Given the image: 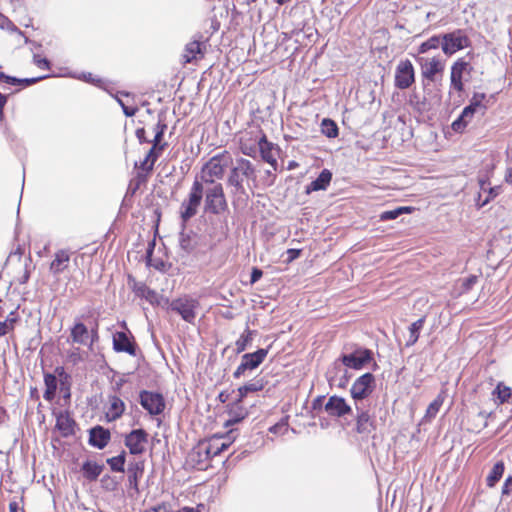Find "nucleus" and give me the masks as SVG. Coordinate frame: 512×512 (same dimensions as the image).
<instances>
[{"label":"nucleus","mask_w":512,"mask_h":512,"mask_svg":"<svg viewBox=\"0 0 512 512\" xmlns=\"http://www.w3.org/2000/svg\"><path fill=\"white\" fill-rule=\"evenodd\" d=\"M255 179L256 171L253 164L245 158H238L230 170L227 184L233 187V194L242 195L245 194L244 181H255Z\"/></svg>","instance_id":"nucleus-1"},{"label":"nucleus","mask_w":512,"mask_h":512,"mask_svg":"<svg viewBox=\"0 0 512 512\" xmlns=\"http://www.w3.org/2000/svg\"><path fill=\"white\" fill-rule=\"evenodd\" d=\"M98 340V322L96 321L91 327H88L83 323L82 317H76L70 328L68 341L92 349L94 343Z\"/></svg>","instance_id":"nucleus-2"},{"label":"nucleus","mask_w":512,"mask_h":512,"mask_svg":"<svg viewBox=\"0 0 512 512\" xmlns=\"http://www.w3.org/2000/svg\"><path fill=\"white\" fill-rule=\"evenodd\" d=\"M232 163V157L227 151L213 156L202 168V180L213 184L215 179H222L225 169Z\"/></svg>","instance_id":"nucleus-3"},{"label":"nucleus","mask_w":512,"mask_h":512,"mask_svg":"<svg viewBox=\"0 0 512 512\" xmlns=\"http://www.w3.org/2000/svg\"><path fill=\"white\" fill-rule=\"evenodd\" d=\"M417 61L421 66L424 90L428 95H430L432 94V89L430 87L434 86L438 77L442 75L444 64L436 57H419L417 58Z\"/></svg>","instance_id":"nucleus-4"},{"label":"nucleus","mask_w":512,"mask_h":512,"mask_svg":"<svg viewBox=\"0 0 512 512\" xmlns=\"http://www.w3.org/2000/svg\"><path fill=\"white\" fill-rule=\"evenodd\" d=\"M371 362L376 366L373 359V352L367 348L357 346L352 352L341 354V356L334 362V365L336 367L341 363L346 368L361 370Z\"/></svg>","instance_id":"nucleus-5"},{"label":"nucleus","mask_w":512,"mask_h":512,"mask_svg":"<svg viewBox=\"0 0 512 512\" xmlns=\"http://www.w3.org/2000/svg\"><path fill=\"white\" fill-rule=\"evenodd\" d=\"M202 198V183L198 180H195L191 187L188 198L182 202L180 207V218L183 227H186L187 222L197 214Z\"/></svg>","instance_id":"nucleus-6"},{"label":"nucleus","mask_w":512,"mask_h":512,"mask_svg":"<svg viewBox=\"0 0 512 512\" xmlns=\"http://www.w3.org/2000/svg\"><path fill=\"white\" fill-rule=\"evenodd\" d=\"M199 307V301L189 295H183L173 299L169 305L171 311L180 315L185 322L190 324L194 323Z\"/></svg>","instance_id":"nucleus-7"},{"label":"nucleus","mask_w":512,"mask_h":512,"mask_svg":"<svg viewBox=\"0 0 512 512\" xmlns=\"http://www.w3.org/2000/svg\"><path fill=\"white\" fill-rule=\"evenodd\" d=\"M469 45L470 40L465 30L456 29L452 32L442 34V51L447 56L467 48Z\"/></svg>","instance_id":"nucleus-8"},{"label":"nucleus","mask_w":512,"mask_h":512,"mask_svg":"<svg viewBox=\"0 0 512 512\" xmlns=\"http://www.w3.org/2000/svg\"><path fill=\"white\" fill-rule=\"evenodd\" d=\"M376 387L375 377L372 373L367 372L358 377L351 386V397L355 401V405L360 404L364 399L368 398Z\"/></svg>","instance_id":"nucleus-9"},{"label":"nucleus","mask_w":512,"mask_h":512,"mask_svg":"<svg viewBox=\"0 0 512 512\" xmlns=\"http://www.w3.org/2000/svg\"><path fill=\"white\" fill-rule=\"evenodd\" d=\"M205 209L207 212L218 215L227 209L223 186L220 183L215 184L206 191Z\"/></svg>","instance_id":"nucleus-10"},{"label":"nucleus","mask_w":512,"mask_h":512,"mask_svg":"<svg viewBox=\"0 0 512 512\" xmlns=\"http://www.w3.org/2000/svg\"><path fill=\"white\" fill-rule=\"evenodd\" d=\"M268 352L269 348H260L253 353H246L242 355L241 363L233 373L234 378H240L246 371H252L259 367L267 357Z\"/></svg>","instance_id":"nucleus-11"},{"label":"nucleus","mask_w":512,"mask_h":512,"mask_svg":"<svg viewBox=\"0 0 512 512\" xmlns=\"http://www.w3.org/2000/svg\"><path fill=\"white\" fill-rule=\"evenodd\" d=\"M139 402L141 406L151 415L161 414L165 409V399L162 394L147 390L139 393Z\"/></svg>","instance_id":"nucleus-12"},{"label":"nucleus","mask_w":512,"mask_h":512,"mask_svg":"<svg viewBox=\"0 0 512 512\" xmlns=\"http://www.w3.org/2000/svg\"><path fill=\"white\" fill-rule=\"evenodd\" d=\"M485 110V106L480 103V101L472 102L470 105L466 106L461 112L460 116L454 120L451 124V128L455 132H462L467 124L472 120L475 114L483 115Z\"/></svg>","instance_id":"nucleus-13"},{"label":"nucleus","mask_w":512,"mask_h":512,"mask_svg":"<svg viewBox=\"0 0 512 512\" xmlns=\"http://www.w3.org/2000/svg\"><path fill=\"white\" fill-rule=\"evenodd\" d=\"M415 80L413 64L410 60H402L398 63L395 70V85L399 89H406L411 86Z\"/></svg>","instance_id":"nucleus-14"},{"label":"nucleus","mask_w":512,"mask_h":512,"mask_svg":"<svg viewBox=\"0 0 512 512\" xmlns=\"http://www.w3.org/2000/svg\"><path fill=\"white\" fill-rule=\"evenodd\" d=\"M148 433L144 429H134L125 436L124 443L130 454L140 455L145 452Z\"/></svg>","instance_id":"nucleus-15"},{"label":"nucleus","mask_w":512,"mask_h":512,"mask_svg":"<svg viewBox=\"0 0 512 512\" xmlns=\"http://www.w3.org/2000/svg\"><path fill=\"white\" fill-rule=\"evenodd\" d=\"M231 444L230 436L225 439L223 436L215 435L208 440L200 442V450L208 453L210 458L220 455Z\"/></svg>","instance_id":"nucleus-16"},{"label":"nucleus","mask_w":512,"mask_h":512,"mask_svg":"<svg viewBox=\"0 0 512 512\" xmlns=\"http://www.w3.org/2000/svg\"><path fill=\"white\" fill-rule=\"evenodd\" d=\"M48 76H38V77H30V78H17L14 76L7 75L3 72H0V84L3 85V89L16 87L14 90L15 93L20 90L29 87L37 82L47 78Z\"/></svg>","instance_id":"nucleus-17"},{"label":"nucleus","mask_w":512,"mask_h":512,"mask_svg":"<svg viewBox=\"0 0 512 512\" xmlns=\"http://www.w3.org/2000/svg\"><path fill=\"white\" fill-rule=\"evenodd\" d=\"M202 237L192 230L186 231V227L181 225L179 234L180 248L187 254L198 252L201 248Z\"/></svg>","instance_id":"nucleus-18"},{"label":"nucleus","mask_w":512,"mask_h":512,"mask_svg":"<svg viewBox=\"0 0 512 512\" xmlns=\"http://www.w3.org/2000/svg\"><path fill=\"white\" fill-rule=\"evenodd\" d=\"M207 40L208 38L203 39L202 35H197L192 41L186 44L183 54L185 63H190L204 56L206 48L205 43Z\"/></svg>","instance_id":"nucleus-19"},{"label":"nucleus","mask_w":512,"mask_h":512,"mask_svg":"<svg viewBox=\"0 0 512 512\" xmlns=\"http://www.w3.org/2000/svg\"><path fill=\"white\" fill-rule=\"evenodd\" d=\"M357 411L356 430L360 434H370L375 430L374 419L369 414L368 409L360 404L355 405Z\"/></svg>","instance_id":"nucleus-20"},{"label":"nucleus","mask_w":512,"mask_h":512,"mask_svg":"<svg viewBox=\"0 0 512 512\" xmlns=\"http://www.w3.org/2000/svg\"><path fill=\"white\" fill-rule=\"evenodd\" d=\"M144 461L143 460H132L128 464L127 478L129 488L134 490L136 494L139 493V480L144 474Z\"/></svg>","instance_id":"nucleus-21"},{"label":"nucleus","mask_w":512,"mask_h":512,"mask_svg":"<svg viewBox=\"0 0 512 512\" xmlns=\"http://www.w3.org/2000/svg\"><path fill=\"white\" fill-rule=\"evenodd\" d=\"M325 410L330 416L342 417L351 412V407L344 398L334 395L325 404Z\"/></svg>","instance_id":"nucleus-22"},{"label":"nucleus","mask_w":512,"mask_h":512,"mask_svg":"<svg viewBox=\"0 0 512 512\" xmlns=\"http://www.w3.org/2000/svg\"><path fill=\"white\" fill-rule=\"evenodd\" d=\"M113 349L116 352H125L136 356V345L132 342L126 332L117 331L113 335Z\"/></svg>","instance_id":"nucleus-23"},{"label":"nucleus","mask_w":512,"mask_h":512,"mask_svg":"<svg viewBox=\"0 0 512 512\" xmlns=\"http://www.w3.org/2000/svg\"><path fill=\"white\" fill-rule=\"evenodd\" d=\"M82 79L88 83L101 87L109 94V96H133L130 92L118 91L114 83L95 78L92 73H83Z\"/></svg>","instance_id":"nucleus-24"},{"label":"nucleus","mask_w":512,"mask_h":512,"mask_svg":"<svg viewBox=\"0 0 512 512\" xmlns=\"http://www.w3.org/2000/svg\"><path fill=\"white\" fill-rule=\"evenodd\" d=\"M56 429L63 437H70L75 434L76 422L67 411L56 414Z\"/></svg>","instance_id":"nucleus-25"},{"label":"nucleus","mask_w":512,"mask_h":512,"mask_svg":"<svg viewBox=\"0 0 512 512\" xmlns=\"http://www.w3.org/2000/svg\"><path fill=\"white\" fill-rule=\"evenodd\" d=\"M110 438V431L102 426H95L89 431V444L98 449L105 448Z\"/></svg>","instance_id":"nucleus-26"},{"label":"nucleus","mask_w":512,"mask_h":512,"mask_svg":"<svg viewBox=\"0 0 512 512\" xmlns=\"http://www.w3.org/2000/svg\"><path fill=\"white\" fill-rule=\"evenodd\" d=\"M468 66L466 61L459 59L451 67V86L458 92L463 90L462 76Z\"/></svg>","instance_id":"nucleus-27"},{"label":"nucleus","mask_w":512,"mask_h":512,"mask_svg":"<svg viewBox=\"0 0 512 512\" xmlns=\"http://www.w3.org/2000/svg\"><path fill=\"white\" fill-rule=\"evenodd\" d=\"M108 402L109 405L107 411L105 412V416L109 422L115 421L123 415L125 411V404L116 395L109 396Z\"/></svg>","instance_id":"nucleus-28"},{"label":"nucleus","mask_w":512,"mask_h":512,"mask_svg":"<svg viewBox=\"0 0 512 512\" xmlns=\"http://www.w3.org/2000/svg\"><path fill=\"white\" fill-rule=\"evenodd\" d=\"M259 149H260L262 159L265 162H267L268 164H270L274 170H276L277 165H278L277 151L274 148V146L272 145V143H270L266 140L265 136H263L259 140Z\"/></svg>","instance_id":"nucleus-29"},{"label":"nucleus","mask_w":512,"mask_h":512,"mask_svg":"<svg viewBox=\"0 0 512 512\" xmlns=\"http://www.w3.org/2000/svg\"><path fill=\"white\" fill-rule=\"evenodd\" d=\"M70 261V253L67 250H59L55 253L54 259L50 264L49 270L54 276L61 274Z\"/></svg>","instance_id":"nucleus-30"},{"label":"nucleus","mask_w":512,"mask_h":512,"mask_svg":"<svg viewBox=\"0 0 512 512\" xmlns=\"http://www.w3.org/2000/svg\"><path fill=\"white\" fill-rule=\"evenodd\" d=\"M332 180V173L328 169H323L319 176L313 180L307 187L306 193L326 190Z\"/></svg>","instance_id":"nucleus-31"},{"label":"nucleus","mask_w":512,"mask_h":512,"mask_svg":"<svg viewBox=\"0 0 512 512\" xmlns=\"http://www.w3.org/2000/svg\"><path fill=\"white\" fill-rule=\"evenodd\" d=\"M167 129V125L162 121L158 120V122L153 127L154 138L152 140V147L156 148V150L163 152L167 146V143H162V138Z\"/></svg>","instance_id":"nucleus-32"},{"label":"nucleus","mask_w":512,"mask_h":512,"mask_svg":"<svg viewBox=\"0 0 512 512\" xmlns=\"http://www.w3.org/2000/svg\"><path fill=\"white\" fill-rule=\"evenodd\" d=\"M44 384H45V391L43 394V398L46 401L51 402L54 400L57 387H58V381L54 374L51 373H45L44 374Z\"/></svg>","instance_id":"nucleus-33"},{"label":"nucleus","mask_w":512,"mask_h":512,"mask_svg":"<svg viewBox=\"0 0 512 512\" xmlns=\"http://www.w3.org/2000/svg\"><path fill=\"white\" fill-rule=\"evenodd\" d=\"M266 382L263 378H255L238 389L240 398L246 397L249 393L263 390Z\"/></svg>","instance_id":"nucleus-34"},{"label":"nucleus","mask_w":512,"mask_h":512,"mask_svg":"<svg viewBox=\"0 0 512 512\" xmlns=\"http://www.w3.org/2000/svg\"><path fill=\"white\" fill-rule=\"evenodd\" d=\"M104 466L96 462L86 461L82 466L84 477L89 481H95L103 471Z\"/></svg>","instance_id":"nucleus-35"},{"label":"nucleus","mask_w":512,"mask_h":512,"mask_svg":"<svg viewBox=\"0 0 512 512\" xmlns=\"http://www.w3.org/2000/svg\"><path fill=\"white\" fill-rule=\"evenodd\" d=\"M205 451L200 450V442L192 449L189 454V461L198 466L199 469H202V465L209 459H211L208 453H204Z\"/></svg>","instance_id":"nucleus-36"},{"label":"nucleus","mask_w":512,"mask_h":512,"mask_svg":"<svg viewBox=\"0 0 512 512\" xmlns=\"http://www.w3.org/2000/svg\"><path fill=\"white\" fill-rule=\"evenodd\" d=\"M505 470L503 461H499L494 464L490 473L486 478V483L489 487L495 486V484L502 478Z\"/></svg>","instance_id":"nucleus-37"},{"label":"nucleus","mask_w":512,"mask_h":512,"mask_svg":"<svg viewBox=\"0 0 512 512\" xmlns=\"http://www.w3.org/2000/svg\"><path fill=\"white\" fill-rule=\"evenodd\" d=\"M255 333L256 331L254 330H250L249 328L245 329V331L240 335V337L235 342L237 353H241L246 350V348L251 344Z\"/></svg>","instance_id":"nucleus-38"},{"label":"nucleus","mask_w":512,"mask_h":512,"mask_svg":"<svg viewBox=\"0 0 512 512\" xmlns=\"http://www.w3.org/2000/svg\"><path fill=\"white\" fill-rule=\"evenodd\" d=\"M162 152L156 150V148H150L146 157L140 164V168L146 172H150L153 170L155 162L161 156Z\"/></svg>","instance_id":"nucleus-39"},{"label":"nucleus","mask_w":512,"mask_h":512,"mask_svg":"<svg viewBox=\"0 0 512 512\" xmlns=\"http://www.w3.org/2000/svg\"><path fill=\"white\" fill-rule=\"evenodd\" d=\"M442 48V35H433L418 47V53L424 54L432 49Z\"/></svg>","instance_id":"nucleus-40"},{"label":"nucleus","mask_w":512,"mask_h":512,"mask_svg":"<svg viewBox=\"0 0 512 512\" xmlns=\"http://www.w3.org/2000/svg\"><path fill=\"white\" fill-rule=\"evenodd\" d=\"M424 322H425V318L422 317L420 319H418L417 321L413 322L410 327H409V339L406 343V346H412L414 345L418 339H419V335H420V331L421 329L423 328V325H424Z\"/></svg>","instance_id":"nucleus-41"},{"label":"nucleus","mask_w":512,"mask_h":512,"mask_svg":"<svg viewBox=\"0 0 512 512\" xmlns=\"http://www.w3.org/2000/svg\"><path fill=\"white\" fill-rule=\"evenodd\" d=\"M445 400V392L442 391L438 394V396L429 404L425 418L426 419H432L435 418L437 413L439 412L441 406L443 405V402Z\"/></svg>","instance_id":"nucleus-42"},{"label":"nucleus","mask_w":512,"mask_h":512,"mask_svg":"<svg viewBox=\"0 0 512 512\" xmlns=\"http://www.w3.org/2000/svg\"><path fill=\"white\" fill-rule=\"evenodd\" d=\"M133 291L140 297L145 298L149 302H153L156 298L157 294L155 291L151 290L148 286H146L144 283H134L133 285Z\"/></svg>","instance_id":"nucleus-43"},{"label":"nucleus","mask_w":512,"mask_h":512,"mask_svg":"<svg viewBox=\"0 0 512 512\" xmlns=\"http://www.w3.org/2000/svg\"><path fill=\"white\" fill-rule=\"evenodd\" d=\"M126 461V453L122 451L121 454L111 457L107 459V464L110 466L111 470L114 472H124V465Z\"/></svg>","instance_id":"nucleus-44"},{"label":"nucleus","mask_w":512,"mask_h":512,"mask_svg":"<svg viewBox=\"0 0 512 512\" xmlns=\"http://www.w3.org/2000/svg\"><path fill=\"white\" fill-rule=\"evenodd\" d=\"M322 133L328 138H335L338 135V127L331 119H323L321 124Z\"/></svg>","instance_id":"nucleus-45"},{"label":"nucleus","mask_w":512,"mask_h":512,"mask_svg":"<svg viewBox=\"0 0 512 512\" xmlns=\"http://www.w3.org/2000/svg\"><path fill=\"white\" fill-rule=\"evenodd\" d=\"M411 211L410 207H398L393 210L384 211L380 214V220L389 221L398 218L403 213H409Z\"/></svg>","instance_id":"nucleus-46"},{"label":"nucleus","mask_w":512,"mask_h":512,"mask_svg":"<svg viewBox=\"0 0 512 512\" xmlns=\"http://www.w3.org/2000/svg\"><path fill=\"white\" fill-rule=\"evenodd\" d=\"M493 394L497 396L500 404L508 402L512 396L511 389L503 383H499L496 386Z\"/></svg>","instance_id":"nucleus-47"},{"label":"nucleus","mask_w":512,"mask_h":512,"mask_svg":"<svg viewBox=\"0 0 512 512\" xmlns=\"http://www.w3.org/2000/svg\"><path fill=\"white\" fill-rule=\"evenodd\" d=\"M229 414L231 418L227 421L226 425L234 424L241 421L246 417L247 411L240 408L239 405L236 404L231 407Z\"/></svg>","instance_id":"nucleus-48"},{"label":"nucleus","mask_w":512,"mask_h":512,"mask_svg":"<svg viewBox=\"0 0 512 512\" xmlns=\"http://www.w3.org/2000/svg\"><path fill=\"white\" fill-rule=\"evenodd\" d=\"M479 277L476 275H470L467 278L459 280V293L464 294L469 292L478 282Z\"/></svg>","instance_id":"nucleus-49"},{"label":"nucleus","mask_w":512,"mask_h":512,"mask_svg":"<svg viewBox=\"0 0 512 512\" xmlns=\"http://www.w3.org/2000/svg\"><path fill=\"white\" fill-rule=\"evenodd\" d=\"M115 99L117 100L118 104L122 107L123 112L126 116H133L138 110L137 106L129 104V100H132L133 98H126L127 101H124L123 98Z\"/></svg>","instance_id":"nucleus-50"},{"label":"nucleus","mask_w":512,"mask_h":512,"mask_svg":"<svg viewBox=\"0 0 512 512\" xmlns=\"http://www.w3.org/2000/svg\"><path fill=\"white\" fill-rule=\"evenodd\" d=\"M172 90L173 86H167L166 83H157L156 88L152 90V93L170 95Z\"/></svg>","instance_id":"nucleus-51"},{"label":"nucleus","mask_w":512,"mask_h":512,"mask_svg":"<svg viewBox=\"0 0 512 512\" xmlns=\"http://www.w3.org/2000/svg\"><path fill=\"white\" fill-rule=\"evenodd\" d=\"M18 320L19 316L17 312L14 310L8 314L7 318L5 319V322H7L9 326H12V329H14L15 324L18 322Z\"/></svg>","instance_id":"nucleus-52"},{"label":"nucleus","mask_w":512,"mask_h":512,"mask_svg":"<svg viewBox=\"0 0 512 512\" xmlns=\"http://www.w3.org/2000/svg\"><path fill=\"white\" fill-rule=\"evenodd\" d=\"M136 137L140 143H152V140L146 138V131L144 128H138L136 130Z\"/></svg>","instance_id":"nucleus-53"},{"label":"nucleus","mask_w":512,"mask_h":512,"mask_svg":"<svg viewBox=\"0 0 512 512\" xmlns=\"http://www.w3.org/2000/svg\"><path fill=\"white\" fill-rule=\"evenodd\" d=\"M34 63L42 69L49 68V61L46 58H39L38 56H34Z\"/></svg>","instance_id":"nucleus-54"},{"label":"nucleus","mask_w":512,"mask_h":512,"mask_svg":"<svg viewBox=\"0 0 512 512\" xmlns=\"http://www.w3.org/2000/svg\"><path fill=\"white\" fill-rule=\"evenodd\" d=\"M262 275H263L262 270H260L259 268H253V270L251 272V280H250V282L252 284L256 283L258 280H260Z\"/></svg>","instance_id":"nucleus-55"},{"label":"nucleus","mask_w":512,"mask_h":512,"mask_svg":"<svg viewBox=\"0 0 512 512\" xmlns=\"http://www.w3.org/2000/svg\"><path fill=\"white\" fill-rule=\"evenodd\" d=\"M512 492V476H509L502 487V494H509Z\"/></svg>","instance_id":"nucleus-56"},{"label":"nucleus","mask_w":512,"mask_h":512,"mask_svg":"<svg viewBox=\"0 0 512 512\" xmlns=\"http://www.w3.org/2000/svg\"><path fill=\"white\" fill-rule=\"evenodd\" d=\"M60 391L63 394V398L65 400L70 399V397H71L70 387H69V385H65V383L63 381H61Z\"/></svg>","instance_id":"nucleus-57"},{"label":"nucleus","mask_w":512,"mask_h":512,"mask_svg":"<svg viewBox=\"0 0 512 512\" xmlns=\"http://www.w3.org/2000/svg\"><path fill=\"white\" fill-rule=\"evenodd\" d=\"M12 330V326H9L5 320L0 322V337L8 334Z\"/></svg>","instance_id":"nucleus-58"},{"label":"nucleus","mask_w":512,"mask_h":512,"mask_svg":"<svg viewBox=\"0 0 512 512\" xmlns=\"http://www.w3.org/2000/svg\"><path fill=\"white\" fill-rule=\"evenodd\" d=\"M417 101L414 102L412 99H411V104L414 105L419 111H424L426 109L425 107V99L426 98H423V101L420 102V98H415Z\"/></svg>","instance_id":"nucleus-59"},{"label":"nucleus","mask_w":512,"mask_h":512,"mask_svg":"<svg viewBox=\"0 0 512 512\" xmlns=\"http://www.w3.org/2000/svg\"><path fill=\"white\" fill-rule=\"evenodd\" d=\"M287 253L289 254V259L293 260V259L297 258L300 255V250L289 249L287 251Z\"/></svg>","instance_id":"nucleus-60"},{"label":"nucleus","mask_w":512,"mask_h":512,"mask_svg":"<svg viewBox=\"0 0 512 512\" xmlns=\"http://www.w3.org/2000/svg\"><path fill=\"white\" fill-rule=\"evenodd\" d=\"M491 414L490 413H487L485 411H481L478 413V417L482 418L485 420L484 422V427H487L488 423H487V418L490 416Z\"/></svg>","instance_id":"nucleus-61"},{"label":"nucleus","mask_w":512,"mask_h":512,"mask_svg":"<svg viewBox=\"0 0 512 512\" xmlns=\"http://www.w3.org/2000/svg\"><path fill=\"white\" fill-rule=\"evenodd\" d=\"M164 508V505H158L157 507L146 509L143 512H161V510Z\"/></svg>","instance_id":"nucleus-62"},{"label":"nucleus","mask_w":512,"mask_h":512,"mask_svg":"<svg viewBox=\"0 0 512 512\" xmlns=\"http://www.w3.org/2000/svg\"><path fill=\"white\" fill-rule=\"evenodd\" d=\"M176 512H200V511L198 509H195L192 507H183L182 509H180Z\"/></svg>","instance_id":"nucleus-63"},{"label":"nucleus","mask_w":512,"mask_h":512,"mask_svg":"<svg viewBox=\"0 0 512 512\" xmlns=\"http://www.w3.org/2000/svg\"><path fill=\"white\" fill-rule=\"evenodd\" d=\"M505 179L509 184H512V167L507 170Z\"/></svg>","instance_id":"nucleus-64"}]
</instances>
